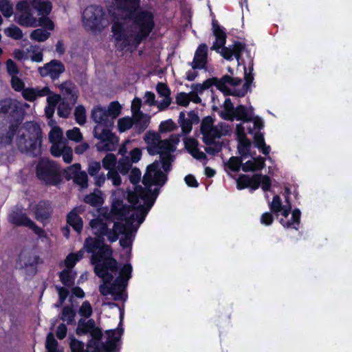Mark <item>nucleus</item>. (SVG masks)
<instances>
[{
  "label": "nucleus",
  "mask_w": 352,
  "mask_h": 352,
  "mask_svg": "<svg viewBox=\"0 0 352 352\" xmlns=\"http://www.w3.org/2000/svg\"><path fill=\"white\" fill-rule=\"evenodd\" d=\"M134 130L136 133L140 134L143 133L148 126L150 118L143 112L133 116Z\"/></svg>",
  "instance_id": "21"
},
{
  "label": "nucleus",
  "mask_w": 352,
  "mask_h": 352,
  "mask_svg": "<svg viewBox=\"0 0 352 352\" xmlns=\"http://www.w3.org/2000/svg\"><path fill=\"white\" fill-rule=\"evenodd\" d=\"M241 157H231L226 166L232 172H239L242 165Z\"/></svg>",
  "instance_id": "46"
},
{
  "label": "nucleus",
  "mask_w": 352,
  "mask_h": 352,
  "mask_svg": "<svg viewBox=\"0 0 352 352\" xmlns=\"http://www.w3.org/2000/svg\"><path fill=\"white\" fill-rule=\"evenodd\" d=\"M175 128L176 125L171 119L162 122L159 126L160 131L162 133L173 131Z\"/></svg>",
  "instance_id": "61"
},
{
  "label": "nucleus",
  "mask_w": 352,
  "mask_h": 352,
  "mask_svg": "<svg viewBox=\"0 0 352 352\" xmlns=\"http://www.w3.org/2000/svg\"><path fill=\"white\" fill-rule=\"evenodd\" d=\"M59 278L61 283L67 287H72L74 285L75 274L70 270L65 269L59 273Z\"/></svg>",
  "instance_id": "33"
},
{
  "label": "nucleus",
  "mask_w": 352,
  "mask_h": 352,
  "mask_svg": "<svg viewBox=\"0 0 352 352\" xmlns=\"http://www.w3.org/2000/svg\"><path fill=\"white\" fill-rule=\"evenodd\" d=\"M300 216L301 212L300 209L295 208L292 212L291 221H285L283 219H280V223L284 228H289L293 226V228L295 230H298V226H299L300 221Z\"/></svg>",
  "instance_id": "30"
},
{
  "label": "nucleus",
  "mask_w": 352,
  "mask_h": 352,
  "mask_svg": "<svg viewBox=\"0 0 352 352\" xmlns=\"http://www.w3.org/2000/svg\"><path fill=\"white\" fill-rule=\"evenodd\" d=\"M82 22L87 30L100 32L106 26L105 12L100 6H87L82 12Z\"/></svg>",
  "instance_id": "6"
},
{
  "label": "nucleus",
  "mask_w": 352,
  "mask_h": 352,
  "mask_svg": "<svg viewBox=\"0 0 352 352\" xmlns=\"http://www.w3.org/2000/svg\"><path fill=\"white\" fill-rule=\"evenodd\" d=\"M58 343L55 339L54 334L50 332L46 338L45 348L47 352H58Z\"/></svg>",
  "instance_id": "47"
},
{
  "label": "nucleus",
  "mask_w": 352,
  "mask_h": 352,
  "mask_svg": "<svg viewBox=\"0 0 352 352\" xmlns=\"http://www.w3.org/2000/svg\"><path fill=\"white\" fill-rule=\"evenodd\" d=\"M122 107L118 101L111 102L107 109L111 120L116 118L121 113Z\"/></svg>",
  "instance_id": "44"
},
{
  "label": "nucleus",
  "mask_w": 352,
  "mask_h": 352,
  "mask_svg": "<svg viewBox=\"0 0 352 352\" xmlns=\"http://www.w3.org/2000/svg\"><path fill=\"white\" fill-rule=\"evenodd\" d=\"M134 125L133 118L124 117L118 120V129L121 133L124 132Z\"/></svg>",
  "instance_id": "39"
},
{
  "label": "nucleus",
  "mask_w": 352,
  "mask_h": 352,
  "mask_svg": "<svg viewBox=\"0 0 352 352\" xmlns=\"http://www.w3.org/2000/svg\"><path fill=\"white\" fill-rule=\"evenodd\" d=\"M72 110L70 104L65 101L60 102L57 108V113L59 117L67 118L69 117Z\"/></svg>",
  "instance_id": "49"
},
{
  "label": "nucleus",
  "mask_w": 352,
  "mask_h": 352,
  "mask_svg": "<svg viewBox=\"0 0 352 352\" xmlns=\"http://www.w3.org/2000/svg\"><path fill=\"white\" fill-rule=\"evenodd\" d=\"M84 201L94 207L99 206L103 203L101 196L96 194L95 192H91L85 195Z\"/></svg>",
  "instance_id": "42"
},
{
  "label": "nucleus",
  "mask_w": 352,
  "mask_h": 352,
  "mask_svg": "<svg viewBox=\"0 0 352 352\" xmlns=\"http://www.w3.org/2000/svg\"><path fill=\"white\" fill-rule=\"evenodd\" d=\"M69 347L72 352H83L85 351L84 343L75 338L71 340Z\"/></svg>",
  "instance_id": "64"
},
{
  "label": "nucleus",
  "mask_w": 352,
  "mask_h": 352,
  "mask_svg": "<svg viewBox=\"0 0 352 352\" xmlns=\"http://www.w3.org/2000/svg\"><path fill=\"white\" fill-rule=\"evenodd\" d=\"M122 325V320H120L117 329L106 331V334L107 335V341L113 342L115 344V348L112 350L107 347L103 352H120V347L118 342L120 341L121 337L124 333V329Z\"/></svg>",
  "instance_id": "17"
},
{
  "label": "nucleus",
  "mask_w": 352,
  "mask_h": 352,
  "mask_svg": "<svg viewBox=\"0 0 352 352\" xmlns=\"http://www.w3.org/2000/svg\"><path fill=\"white\" fill-rule=\"evenodd\" d=\"M131 210V206L124 204L122 199H116L111 205V214L114 219L126 221L127 215Z\"/></svg>",
  "instance_id": "12"
},
{
  "label": "nucleus",
  "mask_w": 352,
  "mask_h": 352,
  "mask_svg": "<svg viewBox=\"0 0 352 352\" xmlns=\"http://www.w3.org/2000/svg\"><path fill=\"white\" fill-rule=\"evenodd\" d=\"M223 143L220 142H216L212 144L211 146H207L204 148L205 151L211 155H216L221 151Z\"/></svg>",
  "instance_id": "62"
},
{
  "label": "nucleus",
  "mask_w": 352,
  "mask_h": 352,
  "mask_svg": "<svg viewBox=\"0 0 352 352\" xmlns=\"http://www.w3.org/2000/svg\"><path fill=\"white\" fill-rule=\"evenodd\" d=\"M89 333L91 338L87 344V352H103L107 347L112 350L115 348L113 342L106 341L104 342L101 341L103 333L100 328L96 327V324Z\"/></svg>",
  "instance_id": "8"
},
{
  "label": "nucleus",
  "mask_w": 352,
  "mask_h": 352,
  "mask_svg": "<svg viewBox=\"0 0 352 352\" xmlns=\"http://www.w3.org/2000/svg\"><path fill=\"white\" fill-rule=\"evenodd\" d=\"M214 126V119L208 116L203 118L201 122L200 131L201 133L208 132Z\"/></svg>",
  "instance_id": "56"
},
{
  "label": "nucleus",
  "mask_w": 352,
  "mask_h": 352,
  "mask_svg": "<svg viewBox=\"0 0 352 352\" xmlns=\"http://www.w3.org/2000/svg\"><path fill=\"white\" fill-rule=\"evenodd\" d=\"M237 150L241 157L246 158L248 157H253V153H251L252 142L248 138H240L238 140Z\"/></svg>",
  "instance_id": "26"
},
{
  "label": "nucleus",
  "mask_w": 352,
  "mask_h": 352,
  "mask_svg": "<svg viewBox=\"0 0 352 352\" xmlns=\"http://www.w3.org/2000/svg\"><path fill=\"white\" fill-rule=\"evenodd\" d=\"M132 163L128 157L122 160H120L118 165V170L122 175L128 173L129 170L131 168Z\"/></svg>",
  "instance_id": "60"
},
{
  "label": "nucleus",
  "mask_w": 352,
  "mask_h": 352,
  "mask_svg": "<svg viewBox=\"0 0 352 352\" xmlns=\"http://www.w3.org/2000/svg\"><path fill=\"white\" fill-rule=\"evenodd\" d=\"M60 91L73 103H75L77 100L76 94L73 91L71 87L67 85V82H63L60 87Z\"/></svg>",
  "instance_id": "43"
},
{
  "label": "nucleus",
  "mask_w": 352,
  "mask_h": 352,
  "mask_svg": "<svg viewBox=\"0 0 352 352\" xmlns=\"http://www.w3.org/2000/svg\"><path fill=\"white\" fill-rule=\"evenodd\" d=\"M10 223L16 226L28 227L39 237H46L45 230L38 226L33 221H32L25 213L21 211H12L8 216Z\"/></svg>",
  "instance_id": "7"
},
{
  "label": "nucleus",
  "mask_w": 352,
  "mask_h": 352,
  "mask_svg": "<svg viewBox=\"0 0 352 352\" xmlns=\"http://www.w3.org/2000/svg\"><path fill=\"white\" fill-rule=\"evenodd\" d=\"M17 23L23 27H36L37 26L36 20L33 16L31 10L21 13L17 20Z\"/></svg>",
  "instance_id": "31"
},
{
  "label": "nucleus",
  "mask_w": 352,
  "mask_h": 352,
  "mask_svg": "<svg viewBox=\"0 0 352 352\" xmlns=\"http://www.w3.org/2000/svg\"><path fill=\"white\" fill-rule=\"evenodd\" d=\"M102 163L103 168L109 171L110 170L115 169L117 158L114 154L108 153L102 159Z\"/></svg>",
  "instance_id": "41"
},
{
  "label": "nucleus",
  "mask_w": 352,
  "mask_h": 352,
  "mask_svg": "<svg viewBox=\"0 0 352 352\" xmlns=\"http://www.w3.org/2000/svg\"><path fill=\"white\" fill-rule=\"evenodd\" d=\"M161 170L160 168V162L155 161L146 168V171L143 177L142 183L145 186H151L152 185L153 175L152 173L157 174V172Z\"/></svg>",
  "instance_id": "28"
},
{
  "label": "nucleus",
  "mask_w": 352,
  "mask_h": 352,
  "mask_svg": "<svg viewBox=\"0 0 352 352\" xmlns=\"http://www.w3.org/2000/svg\"><path fill=\"white\" fill-rule=\"evenodd\" d=\"M179 142V140L177 138L170 139V140H162L160 139L159 142V145L160 147V156H162V154L164 155H170L171 151H174L175 147L173 144V143H177Z\"/></svg>",
  "instance_id": "34"
},
{
  "label": "nucleus",
  "mask_w": 352,
  "mask_h": 352,
  "mask_svg": "<svg viewBox=\"0 0 352 352\" xmlns=\"http://www.w3.org/2000/svg\"><path fill=\"white\" fill-rule=\"evenodd\" d=\"M66 135L69 140H72L76 142H81L83 138L80 130L78 127H74L72 129L68 130L66 132Z\"/></svg>",
  "instance_id": "53"
},
{
  "label": "nucleus",
  "mask_w": 352,
  "mask_h": 352,
  "mask_svg": "<svg viewBox=\"0 0 352 352\" xmlns=\"http://www.w3.org/2000/svg\"><path fill=\"white\" fill-rule=\"evenodd\" d=\"M73 182L80 186L81 188H87L88 177L86 172L79 170V173L74 178Z\"/></svg>",
  "instance_id": "51"
},
{
  "label": "nucleus",
  "mask_w": 352,
  "mask_h": 352,
  "mask_svg": "<svg viewBox=\"0 0 352 352\" xmlns=\"http://www.w3.org/2000/svg\"><path fill=\"white\" fill-rule=\"evenodd\" d=\"M132 271V265L130 263H126L120 269L118 277H120L122 280H126V281H129L131 278Z\"/></svg>",
  "instance_id": "58"
},
{
  "label": "nucleus",
  "mask_w": 352,
  "mask_h": 352,
  "mask_svg": "<svg viewBox=\"0 0 352 352\" xmlns=\"http://www.w3.org/2000/svg\"><path fill=\"white\" fill-rule=\"evenodd\" d=\"M76 315V311L72 306H65L62 310L60 320L66 321L68 324H73L75 322Z\"/></svg>",
  "instance_id": "36"
},
{
  "label": "nucleus",
  "mask_w": 352,
  "mask_h": 352,
  "mask_svg": "<svg viewBox=\"0 0 352 352\" xmlns=\"http://www.w3.org/2000/svg\"><path fill=\"white\" fill-rule=\"evenodd\" d=\"M19 101L8 97L0 100V147L10 146L24 120Z\"/></svg>",
  "instance_id": "2"
},
{
  "label": "nucleus",
  "mask_w": 352,
  "mask_h": 352,
  "mask_svg": "<svg viewBox=\"0 0 352 352\" xmlns=\"http://www.w3.org/2000/svg\"><path fill=\"white\" fill-rule=\"evenodd\" d=\"M103 242H104V239L101 236H97L96 238L89 236L85 239V248L87 252L94 254L96 253V250L103 244Z\"/></svg>",
  "instance_id": "27"
},
{
  "label": "nucleus",
  "mask_w": 352,
  "mask_h": 352,
  "mask_svg": "<svg viewBox=\"0 0 352 352\" xmlns=\"http://www.w3.org/2000/svg\"><path fill=\"white\" fill-rule=\"evenodd\" d=\"M98 252L93 254L91 258V264H95L96 263H100L102 260L107 257L112 256L113 250L110 245L104 244L101 245V246L98 250Z\"/></svg>",
  "instance_id": "24"
},
{
  "label": "nucleus",
  "mask_w": 352,
  "mask_h": 352,
  "mask_svg": "<svg viewBox=\"0 0 352 352\" xmlns=\"http://www.w3.org/2000/svg\"><path fill=\"white\" fill-rule=\"evenodd\" d=\"M91 119L97 123L94 129V135L100 142L97 144L98 151H115L118 140L111 131L113 125V121L108 116L105 107L98 105L91 111Z\"/></svg>",
  "instance_id": "3"
},
{
  "label": "nucleus",
  "mask_w": 352,
  "mask_h": 352,
  "mask_svg": "<svg viewBox=\"0 0 352 352\" xmlns=\"http://www.w3.org/2000/svg\"><path fill=\"white\" fill-rule=\"evenodd\" d=\"M7 36L10 37L14 40H20L23 38L22 30L14 25H11L4 30Z\"/></svg>",
  "instance_id": "40"
},
{
  "label": "nucleus",
  "mask_w": 352,
  "mask_h": 352,
  "mask_svg": "<svg viewBox=\"0 0 352 352\" xmlns=\"http://www.w3.org/2000/svg\"><path fill=\"white\" fill-rule=\"evenodd\" d=\"M148 192L144 190V188L141 186H136L134 191H129L127 194V200L131 204V208L138 206L140 199H142L145 204V199H147L146 194Z\"/></svg>",
  "instance_id": "19"
},
{
  "label": "nucleus",
  "mask_w": 352,
  "mask_h": 352,
  "mask_svg": "<svg viewBox=\"0 0 352 352\" xmlns=\"http://www.w3.org/2000/svg\"><path fill=\"white\" fill-rule=\"evenodd\" d=\"M223 108L224 111H221L220 113L221 118L225 120L232 121V114L235 107H234L230 98H226L223 103Z\"/></svg>",
  "instance_id": "35"
},
{
  "label": "nucleus",
  "mask_w": 352,
  "mask_h": 352,
  "mask_svg": "<svg viewBox=\"0 0 352 352\" xmlns=\"http://www.w3.org/2000/svg\"><path fill=\"white\" fill-rule=\"evenodd\" d=\"M89 225L94 230H96L95 234L103 237L108 230V226L102 219L96 218L90 221Z\"/></svg>",
  "instance_id": "29"
},
{
  "label": "nucleus",
  "mask_w": 352,
  "mask_h": 352,
  "mask_svg": "<svg viewBox=\"0 0 352 352\" xmlns=\"http://www.w3.org/2000/svg\"><path fill=\"white\" fill-rule=\"evenodd\" d=\"M81 169V166L78 163L74 164L73 165L69 166L67 169L64 170L65 177L67 180H70L75 177L76 175L79 173V170Z\"/></svg>",
  "instance_id": "52"
},
{
  "label": "nucleus",
  "mask_w": 352,
  "mask_h": 352,
  "mask_svg": "<svg viewBox=\"0 0 352 352\" xmlns=\"http://www.w3.org/2000/svg\"><path fill=\"white\" fill-rule=\"evenodd\" d=\"M94 272H116L118 270V263L113 256L107 257L100 263L94 264Z\"/></svg>",
  "instance_id": "20"
},
{
  "label": "nucleus",
  "mask_w": 352,
  "mask_h": 352,
  "mask_svg": "<svg viewBox=\"0 0 352 352\" xmlns=\"http://www.w3.org/2000/svg\"><path fill=\"white\" fill-rule=\"evenodd\" d=\"M250 176L245 174H241L236 180V188L238 190H243L248 188L250 185Z\"/></svg>",
  "instance_id": "59"
},
{
  "label": "nucleus",
  "mask_w": 352,
  "mask_h": 352,
  "mask_svg": "<svg viewBox=\"0 0 352 352\" xmlns=\"http://www.w3.org/2000/svg\"><path fill=\"white\" fill-rule=\"evenodd\" d=\"M151 208L146 204H139L136 207H133L132 210H135V212L126 219V223L132 224L135 220L139 224L142 223Z\"/></svg>",
  "instance_id": "18"
},
{
  "label": "nucleus",
  "mask_w": 352,
  "mask_h": 352,
  "mask_svg": "<svg viewBox=\"0 0 352 352\" xmlns=\"http://www.w3.org/2000/svg\"><path fill=\"white\" fill-rule=\"evenodd\" d=\"M32 6L38 11L41 16H48L52 9V3L44 0H32Z\"/></svg>",
  "instance_id": "25"
},
{
  "label": "nucleus",
  "mask_w": 352,
  "mask_h": 352,
  "mask_svg": "<svg viewBox=\"0 0 352 352\" xmlns=\"http://www.w3.org/2000/svg\"><path fill=\"white\" fill-rule=\"evenodd\" d=\"M111 32L115 38L116 45L120 51L127 47H133V38H131V35H128L122 22L114 21L111 26Z\"/></svg>",
  "instance_id": "9"
},
{
  "label": "nucleus",
  "mask_w": 352,
  "mask_h": 352,
  "mask_svg": "<svg viewBox=\"0 0 352 352\" xmlns=\"http://www.w3.org/2000/svg\"><path fill=\"white\" fill-rule=\"evenodd\" d=\"M67 223L78 233H80L83 228L82 218L77 214L76 209H73L67 215Z\"/></svg>",
  "instance_id": "23"
},
{
  "label": "nucleus",
  "mask_w": 352,
  "mask_h": 352,
  "mask_svg": "<svg viewBox=\"0 0 352 352\" xmlns=\"http://www.w3.org/2000/svg\"><path fill=\"white\" fill-rule=\"evenodd\" d=\"M188 116L189 118L185 117V113L181 111L179 113L178 122L182 128L183 134H189L192 129V124H197L199 122V117L194 110L188 112Z\"/></svg>",
  "instance_id": "13"
},
{
  "label": "nucleus",
  "mask_w": 352,
  "mask_h": 352,
  "mask_svg": "<svg viewBox=\"0 0 352 352\" xmlns=\"http://www.w3.org/2000/svg\"><path fill=\"white\" fill-rule=\"evenodd\" d=\"M212 30L213 35L215 37V41L211 47L212 50H218L225 47L226 43L227 35L224 28L221 26L217 20L213 19L212 20Z\"/></svg>",
  "instance_id": "14"
},
{
  "label": "nucleus",
  "mask_w": 352,
  "mask_h": 352,
  "mask_svg": "<svg viewBox=\"0 0 352 352\" xmlns=\"http://www.w3.org/2000/svg\"><path fill=\"white\" fill-rule=\"evenodd\" d=\"M37 178L47 186H57L63 180L58 164L48 159H41L36 166Z\"/></svg>",
  "instance_id": "5"
},
{
  "label": "nucleus",
  "mask_w": 352,
  "mask_h": 352,
  "mask_svg": "<svg viewBox=\"0 0 352 352\" xmlns=\"http://www.w3.org/2000/svg\"><path fill=\"white\" fill-rule=\"evenodd\" d=\"M248 50H246V45L240 41H234L232 45L229 47H223L221 50V56L228 60H232L234 56L236 60L239 61L242 59V53Z\"/></svg>",
  "instance_id": "11"
},
{
  "label": "nucleus",
  "mask_w": 352,
  "mask_h": 352,
  "mask_svg": "<svg viewBox=\"0 0 352 352\" xmlns=\"http://www.w3.org/2000/svg\"><path fill=\"white\" fill-rule=\"evenodd\" d=\"M190 102L189 94L185 92H179L176 96V103L179 106L188 107Z\"/></svg>",
  "instance_id": "63"
},
{
  "label": "nucleus",
  "mask_w": 352,
  "mask_h": 352,
  "mask_svg": "<svg viewBox=\"0 0 352 352\" xmlns=\"http://www.w3.org/2000/svg\"><path fill=\"white\" fill-rule=\"evenodd\" d=\"M76 122L80 126L84 125L87 121L86 110L83 105H78L74 110Z\"/></svg>",
  "instance_id": "37"
},
{
  "label": "nucleus",
  "mask_w": 352,
  "mask_h": 352,
  "mask_svg": "<svg viewBox=\"0 0 352 352\" xmlns=\"http://www.w3.org/2000/svg\"><path fill=\"white\" fill-rule=\"evenodd\" d=\"M270 209L272 212L278 215L282 210L284 206L279 195H276L273 197L272 202L270 204Z\"/></svg>",
  "instance_id": "50"
},
{
  "label": "nucleus",
  "mask_w": 352,
  "mask_h": 352,
  "mask_svg": "<svg viewBox=\"0 0 352 352\" xmlns=\"http://www.w3.org/2000/svg\"><path fill=\"white\" fill-rule=\"evenodd\" d=\"M208 58V46L205 43L200 44L195 51L193 61L191 63L193 69L205 68Z\"/></svg>",
  "instance_id": "16"
},
{
  "label": "nucleus",
  "mask_w": 352,
  "mask_h": 352,
  "mask_svg": "<svg viewBox=\"0 0 352 352\" xmlns=\"http://www.w3.org/2000/svg\"><path fill=\"white\" fill-rule=\"evenodd\" d=\"M167 175L162 170L157 172L153 175L152 185L163 186L167 182Z\"/></svg>",
  "instance_id": "55"
},
{
  "label": "nucleus",
  "mask_w": 352,
  "mask_h": 352,
  "mask_svg": "<svg viewBox=\"0 0 352 352\" xmlns=\"http://www.w3.org/2000/svg\"><path fill=\"white\" fill-rule=\"evenodd\" d=\"M0 12L6 18L13 14V6L9 0H0Z\"/></svg>",
  "instance_id": "45"
},
{
  "label": "nucleus",
  "mask_w": 352,
  "mask_h": 352,
  "mask_svg": "<svg viewBox=\"0 0 352 352\" xmlns=\"http://www.w3.org/2000/svg\"><path fill=\"white\" fill-rule=\"evenodd\" d=\"M65 71L64 64L58 60H52L38 68V72L42 77L50 76L52 80L58 79L61 74Z\"/></svg>",
  "instance_id": "10"
},
{
  "label": "nucleus",
  "mask_w": 352,
  "mask_h": 352,
  "mask_svg": "<svg viewBox=\"0 0 352 352\" xmlns=\"http://www.w3.org/2000/svg\"><path fill=\"white\" fill-rule=\"evenodd\" d=\"M146 187L144 188V190H147L148 192L146 194L147 199H145V204L148 205L149 207H153L160 193V188H155L152 190L149 188L150 186Z\"/></svg>",
  "instance_id": "48"
},
{
  "label": "nucleus",
  "mask_w": 352,
  "mask_h": 352,
  "mask_svg": "<svg viewBox=\"0 0 352 352\" xmlns=\"http://www.w3.org/2000/svg\"><path fill=\"white\" fill-rule=\"evenodd\" d=\"M160 139L159 133L151 131H148L144 137V140L147 145L159 143Z\"/></svg>",
  "instance_id": "57"
},
{
  "label": "nucleus",
  "mask_w": 352,
  "mask_h": 352,
  "mask_svg": "<svg viewBox=\"0 0 352 352\" xmlns=\"http://www.w3.org/2000/svg\"><path fill=\"white\" fill-rule=\"evenodd\" d=\"M52 212L53 208L50 201L41 200L34 208L35 219L41 222L51 218Z\"/></svg>",
  "instance_id": "15"
},
{
  "label": "nucleus",
  "mask_w": 352,
  "mask_h": 352,
  "mask_svg": "<svg viewBox=\"0 0 352 352\" xmlns=\"http://www.w3.org/2000/svg\"><path fill=\"white\" fill-rule=\"evenodd\" d=\"M116 9L125 13L126 17L133 20V26L138 31L131 34L133 47H137L153 32L155 26L154 15L149 10L137 11L140 0H114Z\"/></svg>",
  "instance_id": "1"
},
{
  "label": "nucleus",
  "mask_w": 352,
  "mask_h": 352,
  "mask_svg": "<svg viewBox=\"0 0 352 352\" xmlns=\"http://www.w3.org/2000/svg\"><path fill=\"white\" fill-rule=\"evenodd\" d=\"M27 133L17 137L16 145L19 150L33 157L41 154L42 131L36 123L30 122L26 124Z\"/></svg>",
  "instance_id": "4"
},
{
  "label": "nucleus",
  "mask_w": 352,
  "mask_h": 352,
  "mask_svg": "<svg viewBox=\"0 0 352 352\" xmlns=\"http://www.w3.org/2000/svg\"><path fill=\"white\" fill-rule=\"evenodd\" d=\"M93 313L92 307L88 300L84 301L79 308L78 314L84 318H89Z\"/></svg>",
  "instance_id": "54"
},
{
  "label": "nucleus",
  "mask_w": 352,
  "mask_h": 352,
  "mask_svg": "<svg viewBox=\"0 0 352 352\" xmlns=\"http://www.w3.org/2000/svg\"><path fill=\"white\" fill-rule=\"evenodd\" d=\"M235 118L243 122H248L252 120V113L243 104H239L236 107L232 114V120Z\"/></svg>",
  "instance_id": "22"
},
{
  "label": "nucleus",
  "mask_w": 352,
  "mask_h": 352,
  "mask_svg": "<svg viewBox=\"0 0 352 352\" xmlns=\"http://www.w3.org/2000/svg\"><path fill=\"white\" fill-rule=\"evenodd\" d=\"M50 36V33L43 29H36L30 34L32 40L43 42L45 41Z\"/></svg>",
  "instance_id": "38"
},
{
  "label": "nucleus",
  "mask_w": 352,
  "mask_h": 352,
  "mask_svg": "<svg viewBox=\"0 0 352 352\" xmlns=\"http://www.w3.org/2000/svg\"><path fill=\"white\" fill-rule=\"evenodd\" d=\"M95 324L94 319H89L87 321L80 319L76 330V333L79 336L87 334L90 332L91 329L94 328Z\"/></svg>",
  "instance_id": "32"
}]
</instances>
